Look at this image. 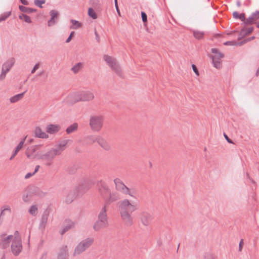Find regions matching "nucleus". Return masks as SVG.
<instances>
[{"label": "nucleus", "instance_id": "30", "mask_svg": "<svg viewBox=\"0 0 259 259\" xmlns=\"http://www.w3.org/2000/svg\"><path fill=\"white\" fill-rule=\"evenodd\" d=\"M253 30V27H250L248 28H243L241 29L240 32V35L241 36H244L245 35H247L250 33H251Z\"/></svg>", "mask_w": 259, "mask_h": 259}, {"label": "nucleus", "instance_id": "34", "mask_svg": "<svg viewBox=\"0 0 259 259\" xmlns=\"http://www.w3.org/2000/svg\"><path fill=\"white\" fill-rule=\"evenodd\" d=\"M27 136L25 137L18 144V145L16 146L14 151L15 153H18V152L21 149L22 147L23 146L24 143L25 142Z\"/></svg>", "mask_w": 259, "mask_h": 259}, {"label": "nucleus", "instance_id": "48", "mask_svg": "<svg viewBox=\"0 0 259 259\" xmlns=\"http://www.w3.org/2000/svg\"><path fill=\"white\" fill-rule=\"evenodd\" d=\"M192 69H193V70L194 71V72L195 73V74L198 76L199 75V72H198V70L197 69V68L196 67V66L194 64H192Z\"/></svg>", "mask_w": 259, "mask_h": 259}, {"label": "nucleus", "instance_id": "7", "mask_svg": "<svg viewBox=\"0 0 259 259\" xmlns=\"http://www.w3.org/2000/svg\"><path fill=\"white\" fill-rule=\"evenodd\" d=\"M114 183L117 191L124 195L135 198V192L127 187L120 179L115 178L114 180Z\"/></svg>", "mask_w": 259, "mask_h": 259}, {"label": "nucleus", "instance_id": "43", "mask_svg": "<svg viewBox=\"0 0 259 259\" xmlns=\"http://www.w3.org/2000/svg\"><path fill=\"white\" fill-rule=\"evenodd\" d=\"M89 188L85 187V188L83 189L82 186H79L78 188V193L79 194H82L84 193Z\"/></svg>", "mask_w": 259, "mask_h": 259}, {"label": "nucleus", "instance_id": "36", "mask_svg": "<svg viewBox=\"0 0 259 259\" xmlns=\"http://www.w3.org/2000/svg\"><path fill=\"white\" fill-rule=\"evenodd\" d=\"M11 15V11L6 12L0 15V22L6 20Z\"/></svg>", "mask_w": 259, "mask_h": 259}, {"label": "nucleus", "instance_id": "33", "mask_svg": "<svg viewBox=\"0 0 259 259\" xmlns=\"http://www.w3.org/2000/svg\"><path fill=\"white\" fill-rule=\"evenodd\" d=\"M82 64L79 62L74 65L71 69V70L74 73H77L80 69L82 68Z\"/></svg>", "mask_w": 259, "mask_h": 259}, {"label": "nucleus", "instance_id": "14", "mask_svg": "<svg viewBox=\"0 0 259 259\" xmlns=\"http://www.w3.org/2000/svg\"><path fill=\"white\" fill-rule=\"evenodd\" d=\"M98 144L105 151H108L111 150L112 146L110 143L102 136H100V138H99Z\"/></svg>", "mask_w": 259, "mask_h": 259}, {"label": "nucleus", "instance_id": "58", "mask_svg": "<svg viewBox=\"0 0 259 259\" xmlns=\"http://www.w3.org/2000/svg\"><path fill=\"white\" fill-rule=\"evenodd\" d=\"M17 153H17V152L15 153V151H14L13 154L10 158V160H12L15 157V156L17 154Z\"/></svg>", "mask_w": 259, "mask_h": 259}, {"label": "nucleus", "instance_id": "37", "mask_svg": "<svg viewBox=\"0 0 259 259\" xmlns=\"http://www.w3.org/2000/svg\"><path fill=\"white\" fill-rule=\"evenodd\" d=\"M204 32L202 31H194L193 32V35L196 39H201L204 36Z\"/></svg>", "mask_w": 259, "mask_h": 259}, {"label": "nucleus", "instance_id": "26", "mask_svg": "<svg viewBox=\"0 0 259 259\" xmlns=\"http://www.w3.org/2000/svg\"><path fill=\"white\" fill-rule=\"evenodd\" d=\"M19 8L21 11L28 14H31L36 11L35 9L26 7L23 6H19Z\"/></svg>", "mask_w": 259, "mask_h": 259}, {"label": "nucleus", "instance_id": "6", "mask_svg": "<svg viewBox=\"0 0 259 259\" xmlns=\"http://www.w3.org/2000/svg\"><path fill=\"white\" fill-rule=\"evenodd\" d=\"M104 122V117L101 115H91L90 118V126L91 129L95 132H100Z\"/></svg>", "mask_w": 259, "mask_h": 259}, {"label": "nucleus", "instance_id": "22", "mask_svg": "<svg viewBox=\"0 0 259 259\" xmlns=\"http://www.w3.org/2000/svg\"><path fill=\"white\" fill-rule=\"evenodd\" d=\"M259 18V11H256L253 13L249 17L246 19L245 24L249 25L252 24L255 21Z\"/></svg>", "mask_w": 259, "mask_h": 259}, {"label": "nucleus", "instance_id": "52", "mask_svg": "<svg viewBox=\"0 0 259 259\" xmlns=\"http://www.w3.org/2000/svg\"><path fill=\"white\" fill-rule=\"evenodd\" d=\"M6 74H7L6 72H5L4 71H2V73L0 75V80H3L4 79H5Z\"/></svg>", "mask_w": 259, "mask_h": 259}, {"label": "nucleus", "instance_id": "12", "mask_svg": "<svg viewBox=\"0 0 259 259\" xmlns=\"http://www.w3.org/2000/svg\"><path fill=\"white\" fill-rule=\"evenodd\" d=\"M14 238L12 235L6 236V234L0 235V247L6 248L9 246L10 242Z\"/></svg>", "mask_w": 259, "mask_h": 259}, {"label": "nucleus", "instance_id": "19", "mask_svg": "<svg viewBox=\"0 0 259 259\" xmlns=\"http://www.w3.org/2000/svg\"><path fill=\"white\" fill-rule=\"evenodd\" d=\"M61 127L58 124H50L46 127V131L50 134H54L58 132Z\"/></svg>", "mask_w": 259, "mask_h": 259}, {"label": "nucleus", "instance_id": "47", "mask_svg": "<svg viewBox=\"0 0 259 259\" xmlns=\"http://www.w3.org/2000/svg\"><path fill=\"white\" fill-rule=\"evenodd\" d=\"M239 19H240L242 21L244 22L245 24V21L246 19H245V16L244 13H241L239 15Z\"/></svg>", "mask_w": 259, "mask_h": 259}, {"label": "nucleus", "instance_id": "31", "mask_svg": "<svg viewBox=\"0 0 259 259\" xmlns=\"http://www.w3.org/2000/svg\"><path fill=\"white\" fill-rule=\"evenodd\" d=\"M70 22L72 24V25L70 27V28L71 29H76L81 27L82 26L80 22L73 19H71Z\"/></svg>", "mask_w": 259, "mask_h": 259}, {"label": "nucleus", "instance_id": "13", "mask_svg": "<svg viewBox=\"0 0 259 259\" xmlns=\"http://www.w3.org/2000/svg\"><path fill=\"white\" fill-rule=\"evenodd\" d=\"M153 219V215L147 212H143L141 214L140 220L142 224L145 226H149Z\"/></svg>", "mask_w": 259, "mask_h": 259}, {"label": "nucleus", "instance_id": "16", "mask_svg": "<svg viewBox=\"0 0 259 259\" xmlns=\"http://www.w3.org/2000/svg\"><path fill=\"white\" fill-rule=\"evenodd\" d=\"M68 100L72 104L79 101H82L81 92H78L69 95L68 96Z\"/></svg>", "mask_w": 259, "mask_h": 259}, {"label": "nucleus", "instance_id": "57", "mask_svg": "<svg viewBox=\"0 0 259 259\" xmlns=\"http://www.w3.org/2000/svg\"><path fill=\"white\" fill-rule=\"evenodd\" d=\"M39 168H40V166L38 165H36L35 166L34 171L33 172L34 174H35V173H36L38 171Z\"/></svg>", "mask_w": 259, "mask_h": 259}, {"label": "nucleus", "instance_id": "49", "mask_svg": "<svg viewBox=\"0 0 259 259\" xmlns=\"http://www.w3.org/2000/svg\"><path fill=\"white\" fill-rule=\"evenodd\" d=\"M74 34V31H72L70 33L69 37L67 38V39L66 40V42L68 43V42H69L71 41V40L72 39V37L73 36Z\"/></svg>", "mask_w": 259, "mask_h": 259}, {"label": "nucleus", "instance_id": "53", "mask_svg": "<svg viewBox=\"0 0 259 259\" xmlns=\"http://www.w3.org/2000/svg\"><path fill=\"white\" fill-rule=\"evenodd\" d=\"M33 175H34V173L32 172H28L27 173L25 176V179H29V178H30L31 177L33 176Z\"/></svg>", "mask_w": 259, "mask_h": 259}, {"label": "nucleus", "instance_id": "38", "mask_svg": "<svg viewBox=\"0 0 259 259\" xmlns=\"http://www.w3.org/2000/svg\"><path fill=\"white\" fill-rule=\"evenodd\" d=\"M20 19L24 20L26 22L28 23H31V20L30 18L26 14H22L19 16Z\"/></svg>", "mask_w": 259, "mask_h": 259}, {"label": "nucleus", "instance_id": "11", "mask_svg": "<svg viewBox=\"0 0 259 259\" xmlns=\"http://www.w3.org/2000/svg\"><path fill=\"white\" fill-rule=\"evenodd\" d=\"M211 52L215 54L211 56L213 66L217 69L221 68L222 67L221 59L224 57V54L220 52L216 48L211 49Z\"/></svg>", "mask_w": 259, "mask_h": 259}, {"label": "nucleus", "instance_id": "51", "mask_svg": "<svg viewBox=\"0 0 259 259\" xmlns=\"http://www.w3.org/2000/svg\"><path fill=\"white\" fill-rule=\"evenodd\" d=\"M243 245V240L242 239H241L239 244V251H241L242 249V246Z\"/></svg>", "mask_w": 259, "mask_h": 259}, {"label": "nucleus", "instance_id": "35", "mask_svg": "<svg viewBox=\"0 0 259 259\" xmlns=\"http://www.w3.org/2000/svg\"><path fill=\"white\" fill-rule=\"evenodd\" d=\"M38 208L36 205H32L29 209V213L35 216L37 213Z\"/></svg>", "mask_w": 259, "mask_h": 259}, {"label": "nucleus", "instance_id": "56", "mask_svg": "<svg viewBox=\"0 0 259 259\" xmlns=\"http://www.w3.org/2000/svg\"><path fill=\"white\" fill-rule=\"evenodd\" d=\"M95 34L96 35V39L97 40V41L99 42H100V36H99V35L98 34L96 30L95 29Z\"/></svg>", "mask_w": 259, "mask_h": 259}, {"label": "nucleus", "instance_id": "55", "mask_svg": "<svg viewBox=\"0 0 259 259\" xmlns=\"http://www.w3.org/2000/svg\"><path fill=\"white\" fill-rule=\"evenodd\" d=\"M239 15L237 12H234L233 13V17L235 19H239Z\"/></svg>", "mask_w": 259, "mask_h": 259}, {"label": "nucleus", "instance_id": "60", "mask_svg": "<svg viewBox=\"0 0 259 259\" xmlns=\"http://www.w3.org/2000/svg\"><path fill=\"white\" fill-rule=\"evenodd\" d=\"M45 73V71L42 70L41 72L38 73L36 75V76H41Z\"/></svg>", "mask_w": 259, "mask_h": 259}, {"label": "nucleus", "instance_id": "10", "mask_svg": "<svg viewBox=\"0 0 259 259\" xmlns=\"http://www.w3.org/2000/svg\"><path fill=\"white\" fill-rule=\"evenodd\" d=\"M15 237L13 239L11 245V250L13 254L15 255H18L22 249V241L20 237L19 236L18 231L15 232Z\"/></svg>", "mask_w": 259, "mask_h": 259}, {"label": "nucleus", "instance_id": "54", "mask_svg": "<svg viewBox=\"0 0 259 259\" xmlns=\"http://www.w3.org/2000/svg\"><path fill=\"white\" fill-rule=\"evenodd\" d=\"M6 210H9V211H11V209L10 208H6V209H4L3 210H2L1 212V214H0V218L2 217L3 216H4L5 215V211Z\"/></svg>", "mask_w": 259, "mask_h": 259}, {"label": "nucleus", "instance_id": "61", "mask_svg": "<svg viewBox=\"0 0 259 259\" xmlns=\"http://www.w3.org/2000/svg\"><path fill=\"white\" fill-rule=\"evenodd\" d=\"M114 3H115V6L116 8V9H118V4H117V0H114Z\"/></svg>", "mask_w": 259, "mask_h": 259}, {"label": "nucleus", "instance_id": "21", "mask_svg": "<svg viewBox=\"0 0 259 259\" xmlns=\"http://www.w3.org/2000/svg\"><path fill=\"white\" fill-rule=\"evenodd\" d=\"M34 134L35 137L37 138L41 139H48L49 138V135L45 132H43L39 126H37L35 128Z\"/></svg>", "mask_w": 259, "mask_h": 259}, {"label": "nucleus", "instance_id": "25", "mask_svg": "<svg viewBox=\"0 0 259 259\" xmlns=\"http://www.w3.org/2000/svg\"><path fill=\"white\" fill-rule=\"evenodd\" d=\"M26 91H25L24 92L17 94L16 95H15L10 99V101L12 103H16L19 100H20L24 96V94L26 93Z\"/></svg>", "mask_w": 259, "mask_h": 259}, {"label": "nucleus", "instance_id": "28", "mask_svg": "<svg viewBox=\"0 0 259 259\" xmlns=\"http://www.w3.org/2000/svg\"><path fill=\"white\" fill-rule=\"evenodd\" d=\"M74 226V223L71 221L68 222V224L64 226L62 230L60 231V234L61 235L64 234L65 232L68 231L70 229L72 228Z\"/></svg>", "mask_w": 259, "mask_h": 259}, {"label": "nucleus", "instance_id": "23", "mask_svg": "<svg viewBox=\"0 0 259 259\" xmlns=\"http://www.w3.org/2000/svg\"><path fill=\"white\" fill-rule=\"evenodd\" d=\"M82 101H90L94 98V94L90 91H81Z\"/></svg>", "mask_w": 259, "mask_h": 259}, {"label": "nucleus", "instance_id": "45", "mask_svg": "<svg viewBox=\"0 0 259 259\" xmlns=\"http://www.w3.org/2000/svg\"><path fill=\"white\" fill-rule=\"evenodd\" d=\"M22 199L25 202H29L30 199L28 194H23L22 196Z\"/></svg>", "mask_w": 259, "mask_h": 259}, {"label": "nucleus", "instance_id": "42", "mask_svg": "<svg viewBox=\"0 0 259 259\" xmlns=\"http://www.w3.org/2000/svg\"><path fill=\"white\" fill-rule=\"evenodd\" d=\"M39 66H40L39 63H36L34 65V66H33L32 69L31 70V73L34 74L35 72V71L39 68Z\"/></svg>", "mask_w": 259, "mask_h": 259}, {"label": "nucleus", "instance_id": "3", "mask_svg": "<svg viewBox=\"0 0 259 259\" xmlns=\"http://www.w3.org/2000/svg\"><path fill=\"white\" fill-rule=\"evenodd\" d=\"M69 141V140L62 141L55 147L51 148L46 153L42 154H36L37 159L44 161L46 166H51L53 163L55 157L61 154L62 152L66 148V146Z\"/></svg>", "mask_w": 259, "mask_h": 259}, {"label": "nucleus", "instance_id": "59", "mask_svg": "<svg viewBox=\"0 0 259 259\" xmlns=\"http://www.w3.org/2000/svg\"><path fill=\"white\" fill-rule=\"evenodd\" d=\"M20 1L24 5H28L29 4L26 0H20Z\"/></svg>", "mask_w": 259, "mask_h": 259}, {"label": "nucleus", "instance_id": "9", "mask_svg": "<svg viewBox=\"0 0 259 259\" xmlns=\"http://www.w3.org/2000/svg\"><path fill=\"white\" fill-rule=\"evenodd\" d=\"M97 186L99 193L104 198V200L106 198H109L112 194L115 193L117 194L118 200L120 199L119 194L117 192H111L108 186L102 181H100L98 183Z\"/></svg>", "mask_w": 259, "mask_h": 259}, {"label": "nucleus", "instance_id": "2", "mask_svg": "<svg viewBox=\"0 0 259 259\" xmlns=\"http://www.w3.org/2000/svg\"><path fill=\"white\" fill-rule=\"evenodd\" d=\"M136 202H131L125 198L119 202L118 210L123 224L126 226H131L133 224V218L131 214L137 209Z\"/></svg>", "mask_w": 259, "mask_h": 259}, {"label": "nucleus", "instance_id": "39", "mask_svg": "<svg viewBox=\"0 0 259 259\" xmlns=\"http://www.w3.org/2000/svg\"><path fill=\"white\" fill-rule=\"evenodd\" d=\"M88 15L91 18L94 19H96L97 18V15L94 10V9L92 8H90L88 10Z\"/></svg>", "mask_w": 259, "mask_h": 259}, {"label": "nucleus", "instance_id": "40", "mask_svg": "<svg viewBox=\"0 0 259 259\" xmlns=\"http://www.w3.org/2000/svg\"><path fill=\"white\" fill-rule=\"evenodd\" d=\"M34 4L39 7L40 8H42V4H44L45 3L46 1L45 0H34Z\"/></svg>", "mask_w": 259, "mask_h": 259}, {"label": "nucleus", "instance_id": "5", "mask_svg": "<svg viewBox=\"0 0 259 259\" xmlns=\"http://www.w3.org/2000/svg\"><path fill=\"white\" fill-rule=\"evenodd\" d=\"M94 241V239L92 237L87 238L82 240L75 247L73 255L75 256L85 251L92 246Z\"/></svg>", "mask_w": 259, "mask_h": 259}, {"label": "nucleus", "instance_id": "24", "mask_svg": "<svg viewBox=\"0 0 259 259\" xmlns=\"http://www.w3.org/2000/svg\"><path fill=\"white\" fill-rule=\"evenodd\" d=\"M76 192L74 190H70L68 192V194L65 199V201L67 204L71 203L76 197Z\"/></svg>", "mask_w": 259, "mask_h": 259}, {"label": "nucleus", "instance_id": "8", "mask_svg": "<svg viewBox=\"0 0 259 259\" xmlns=\"http://www.w3.org/2000/svg\"><path fill=\"white\" fill-rule=\"evenodd\" d=\"M114 183L117 191L124 195L135 198V192L127 187L120 179L115 178L114 180Z\"/></svg>", "mask_w": 259, "mask_h": 259}, {"label": "nucleus", "instance_id": "1", "mask_svg": "<svg viewBox=\"0 0 259 259\" xmlns=\"http://www.w3.org/2000/svg\"><path fill=\"white\" fill-rule=\"evenodd\" d=\"M118 200L116 193L112 194L109 198L105 199L104 204L100 208L98 215V220L95 223L94 229L98 231L108 226L107 207L110 204Z\"/></svg>", "mask_w": 259, "mask_h": 259}, {"label": "nucleus", "instance_id": "18", "mask_svg": "<svg viewBox=\"0 0 259 259\" xmlns=\"http://www.w3.org/2000/svg\"><path fill=\"white\" fill-rule=\"evenodd\" d=\"M14 63L15 59L14 58H10L9 60L4 63L2 66V71H4L6 73L8 72L14 65Z\"/></svg>", "mask_w": 259, "mask_h": 259}, {"label": "nucleus", "instance_id": "50", "mask_svg": "<svg viewBox=\"0 0 259 259\" xmlns=\"http://www.w3.org/2000/svg\"><path fill=\"white\" fill-rule=\"evenodd\" d=\"M224 137L226 139V140H227V141L229 143H231V144H234L233 142L232 141V140H231L228 137V136L225 134L224 133Z\"/></svg>", "mask_w": 259, "mask_h": 259}, {"label": "nucleus", "instance_id": "20", "mask_svg": "<svg viewBox=\"0 0 259 259\" xmlns=\"http://www.w3.org/2000/svg\"><path fill=\"white\" fill-rule=\"evenodd\" d=\"M40 145H36L33 147L28 148L27 150L26 151V155L28 158H34L35 157H37L33 156V153H34L36 150H38L40 148Z\"/></svg>", "mask_w": 259, "mask_h": 259}, {"label": "nucleus", "instance_id": "4", "mask_svg": "<svg viewBox=\"0 0 259 259\" xmlns=\"http://www.w3.org/2000/svg\"><path fill=\"white\" fill-rule=\"evenodd\" d=\"M103 59L109 65L112 70L117 75L121 77H123L121 68L115 58L108 55H104L103 56Z\"/></svg>", "mask_w": 259, "mask_h": 259}, {"label": "nucleus", "instance_id": "62", "mask_svg": "<svg viewBox=\"0 0 259 259\" xmlns=\"http://www.w3.org/2000/svg\"><path fill=\"white\" fill-rule=\"evenodd\" d=\"M116 11L117 12V14L119 16H121V14H120V11H119V8L118 9H116Z\"/></svg>", "mask_w": 259, "mask_h": 259}, {"label": "nucleus", "instance_id": "63", "mask_svg": "<svg viewBox=\"0 0 259 259\" xmlns=\"http://www.w3.org/2000/svg\"><path fill=\"white\" fill-rule=\"evenodd\" d=\"M236 4L238 7H240L241 6V3L239 1H237Z\"/></svg>", "mask_w": 259, "mask_h": 259}, {"label": "nucleus", "instance_id": "15", "mask_svg": "<svg viewBox=\"0 0 259 259\" xmlns=\"http://www.w3.org/2000/svg\"><path fill=\"white\" fill-rule=\"evenodd\" d=\"M57 259H69V252L67 245H63L60 248Z\"/></svg>", "mask_w": 259, "mask_h": 259}, {"label": "nucleus", "instance_id": "44", "mask_svg": "<svg viewBox=\"0 0 259 259\" xmlns=\"http://www.w3.org/2000/svg\"><path fill=\"white\" fill-rule=\"evenodd\" d=\"M141 17L142 21L144 22H146L147 21V17L146 14L144 12H141Z\"/></svg>", "mask_w": 259, "mask_h": 259}, {"label": "nucleus", "instance_id": "29", "mask_svg": "<svg viewBox=\"0 0 259 259\" xmlns=\"http://www.w3.org/2000/svg\"><path fill=\"white\" fill-rule=\"evenodd\" d=\"M48 212H47V211L44 212V213L42 214L40 223V227H45V225L48 221Z\"/></svg>", "mask_w": 259, "mask_h": 259}, {"label": "nucleus", "instance_id": "27", "mask_svg": "<svg viewBox=\"0 0 259 259\" xmlns=\"http://www.w3.org/2000/svg\"><path fill=\"white\" fill-rule=\"evenodd\" d=\"M78 128V124L77 123H74L72 124L69 126L66 130V132L68 134H70L77 131Z\"/></svg>", "mask_w": 259, "mask_h": 259}, {"label": "nucleus", "instance_id": "46", "mask_svg": "<svg viewBox=\"0 0 259 259\" xmlns=\"http://www.w3.org/2000/svg\"><path fill=\"white\" fill-rule=\"evenodd\" d=\"M224 44V45H226V46H228V45L235 46V45H237V42L235 41H228L225 42Z\"/></svg>", "mask_w": 259, "mask_h": 259}, {"label": "nucleus", "instance_id": "17", "mask_svg": "<svg viewBox=\"0 0 259 259\" xmlns=\"http://www.w3.org/2000/svg\"><path fill=\"white\" fill-rule=\"evenodd\" d=\"M50 14L51 17L48 23L49 26H51L57 22L59 13L58 11L53 10L50 11Z\"/></svg>", "mask_w": 259, "mask_h": 259}, {"label": "nucleus", "instance_id": "64", "mask_svg": "<svg viewBox=\"0 0 259 259\" xmlns=\"http://www.w3.org/2000/svg\"><path fill=\"white\" fill-rule=\"evenodd\" d=\"M255 38V37L254 36H252L250 38H248V40H253Z\"/></svg>", "mask_w": 259, "mask_h": 259}, {"label": "nucleus", "instance_id": "41", "mask_svg": "<svg viewBox=\"0 0 259 259\" xmlns=\"http://www.w3.org/2000/svg\"><path fill=\"white\" fill-rule=\"evenodd\" d=\"M216 257L213 253H206L204 255V259H215Z\"/></svg>", "mask_w": 259, "mask_h": 259}, {"label": "nucleus", "instance_id": "32", "mask_svg": "<svg viewBox=\"0 0 259 259\" xmlns=\"http://www.w3.org/2000/svg\"><path fill=\"white\" fill-rule=\"evenodd\" d=\"M101 136H89L87 137V139L89 141L91 144H93L95 142L98 143V139L100 138Z\"/></svg>", "mask_w": 259, "mask_h": 259}]
</instances>
